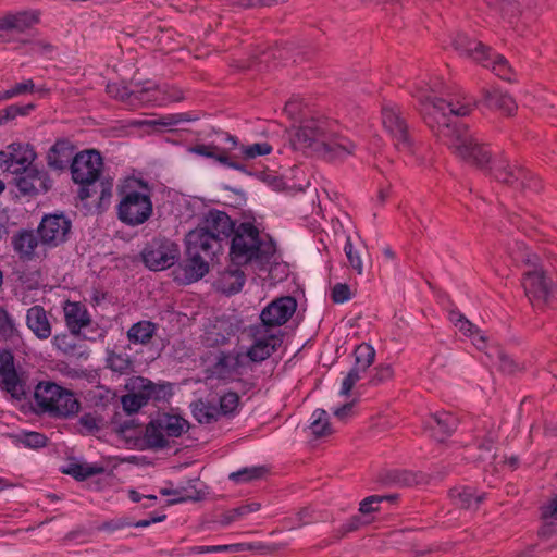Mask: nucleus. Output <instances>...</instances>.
<instances>
[{
  "label": "nucleus",
  "instance_id": "obj_1",
  "mask_svg": "<svg viewBox=\"0 0 557 557\" xmlns=\"http://www.w3.org/2000/svg\"><path fill=\"white\" fill-rule=\"evenodd\" d=\"M443 83L416 84L412 96L418 99L421 116L433 135L461 160L484 169L492 160L487 146L480 141L467 125L453 122V116H466L476 107V100L468 95H455L449 99L437 97Z\"/></svg>",
  "mask_w": 557,
  "mask_h": 557
},
{
  "label": "nucleus",
  "instance_id": "obj_2",
  "mask_svg": "<svg viewBox=\"0 0 557 557\" xmlns=\"http://www.w3.org/2000/svg\"><path fill=\"white\" fill-rule=\"evenodd\" d=\"M228 245L231 265H253L259 271L268 269L276 252L273 239L252 222H239Z\"/></svg>",
  "mask_w": 557,
  "mask_h": 557
},
{
  "label": "nucleus",
  "instance_id": "obj_3",
  "mask_svg": "<svg viewBox=\"0 0 557 557\" xmlns=\"http://www.w3.org/2000/svg\"><path fill=\"white\" fill-rule=\"evenodd\" d=\"M293 146L307 154H315L329 162L344 161L351 156L356 145L348 138L331 135L318 120L301 123L294 135Z\"/></svg>",
  "mask_w": 557,
  "mask_h": 557
},
{
  "label": "nucleus",
  "instance_id": "obj_4",
  "mask_svg": "<svg viewBox=\"0 0 557 557\" xmlns=\"http://www.w3.org/2000/svg\"><path fill=\"white\" fill-rule=\"evenodd\" d=\"M103 159L96 149H87L77 152L70 171L72 180L77 184V197L85 201L99 194L98 206L108 203L112 197L113 184L109 180H101Z\"/></svg>",
  "mask_w": 557,
  "mask_h": 557
},
{
  "label": "nucleus",
  "instance_id": "obj_5",
  "mask_svg": "<svg viewBox=\"0 0 557 557\" xmlns=\"http://www.w3.org/2000/svg\"><path fill=\"white\" fill-rule=\"evenodd\" d=\"M35 411L53 418H69L79 410V401L69 389L52 381H40L34 388Z\"/></svg>",
  "mask_w": 557,
  "mask_h": 557
},
{
  "label": "nucleus",
  "instance_id": "obj_6",
  "mask_svg": "<svg viewBox=\"0 0 557 557\" xmlns=\"http://www.w3.org/2000/svg\"><path fill=\"white\" fill-rule=\"evenodd\" d=\"M451 46L460 55L490 69L502 79L511 82L512 69L509 62L504 55L493 51L491 47L462 32L456 33L451 39Z\"/></svg>",
  "mask_w": 557,
  "mask_h": 557
},
{
  "label": "nucleus",
  "instance_id": "obj_7",
  "mask_svg": "<svg viewBox=\"0 0 557 557\" xmlns=\"http://www.w3.org/2000/svg\"><path fill=\"white\" fill-rule=\"evenodd\" d=\"M30 391V371L25 357L11 355L2 348V392L14 401H24Z\"/></svg>",
  "mask_w": 557,
  "mask_h": 557
},
{
  "label": "nucleus",
  "instance_id": "obj_8",
  "mask_svg": "<svg viewBox=\"0 0 557 557\" xmlns=\"http://www.w3.org/2000/svg\"><path fill=\"white\" fill-rule=\"evenodd\" d=\"M189 429V422L178 414L159 412L145 429L144 440L151 449L170 446L168 437H180Z\"/></svg>",
  "mask_w": 557,
  "mask_h": 557
},
{
  "label": "nucleus",
  "instance_id": "obj_9",
  "mask_svg": "<svg viewBox=\"0 0 557 557\" xmlns=\"http://www.w3.org/2000/svg\"><path fill=\"white\" fill-rule=\"evenodd\" d=\"M120 202L117 205L119 220L128 226H138L149 220L153 212L150 195L124 186L120 189Z\"/></svg>",
  "mask_w": 557,
  "mask_h": 557
},
{
  "label": "nucleus",
  "instance_id": "obj_10",
  "mask_svg": "<svg viewBox=\"0 0 557 557\" xmlns=\"http://www.w3.org/2000/svg\"><path fill=\"white\" fill-rule=\"evenodd\" d=\"M144 264L151 271L171 268L180 259V247L173 240L158 236L149 240L140 252Z\"/></svg>",
  "mask_w": 557,
  "mask_h": 557
},
{
  "label": "nucleus",
  "instance_id": "obj_11",
  "mask_svg": "<svg viewBox=\"0 0 557 557\" xmlns=\"http://www.w3.org/2000/svg\"><path fill=\"white\" fill-rule=\"evenodd\" d=\"M524 295L533 307H544L553 295L554 285L543 265L527 269L521 277Z\"/></svg>",
  "mask_w": 557,
  "mask_h": 557
},
{
  "label": "nucleus",
  "instance_id": "obj_12",
  "mask_svg": "<svg viewBox=\"0 0 557 557\" xmlns=\"http://www.w3.org/2000/svg\"><path fill=\"white\" fill-rule=\"evenodd\" d=\"M382 123L394 140L395 147L405 152H414L413 141L408 125L401 115L400 109L395 104H385L382 108Z\"/></svg>",
  "mask_w": 557,
  "mask_h": 557
},
{
  "label": "nucleus",
  "instance_id": "obj_13",
  "mask_svg": "<svg viewBox=\"0 0 557 557\" xmlns=\"http://www.w3.org/2000/svg\"><path fill=\"white\" fill-rule=\"evenodd\" d=\"M37 154L28 143H12L2 150V171L18 174L33 166Z\"/></svg>",
  "mask_w": 557,
  "mask_h": 557
},
{
  "label": "nucleus",
  "instance_id": "obj_14",
  "mask_svg": "<svg viewBox=\"0 0 557 557\" xmlns=\"http://www.w3.org/2000/svg\"><path fill=\"white\" fill-rule=\"evenodd\" d=\"M70 230L71 221L60 213L45 215L37 231L42 244L58 246L66 240Z\"/></svg>",
  "mask_w": 557,
  "mask_h": 557
},
{
  "label": "nucleus",
  "instance_id": "obj_15",
  "mask_svg": "<svg viewBox=\"0 0 557 557\" xmlns=\"http://www.w3.org/2000/svg\"><path fill=\"white\" fill-rule=\"evenodd\" d=\"M297 301L293 296H282L271 301L260 313L262 327L281 326L295 313Z\"/></svg>",
  "mask_w": 557,
  "mask_h": 557
},
{
  "label": "nucleus",
  "instance_id": "obj_16",
  "mask_svg": "<svg viewBox=\"0 0 557 557\" xmlns=\"http://www.w3.org/2000/svg\"><path fill=\"white\" fill-rule=\"evenodd\" d=\"M238 223V221L232 220L226 212L211 209L205 215L200 226L213 234L218 243L223 244L225 242V244H228Z\"/></svg>",
  "mask_w": 557,
  "mask_h": 557
},
{
  "label": "nucleus",
  "instance_id": "obj_17",
  "mask_svg": "<svg viewBox=\"0 0 557 557\" xmlns=\"http://www.w3.org/2000/svg\"><path fill=\"white\" fill-rule=\"evenodd\" d=\"M264 327H257L255 341L247 351V356L253 362H261L268 359L283 343L282 334L269 333Z\"/></svg>",
  "mask_w": 557,
  "mask_h": 557
},
{
  "label": "nucleus",
  "instance_id": "obj_18",
  "mask_svg": "<svg viewBox=\"0 0 557 557\" xmlns=\"http://www.w3.org/2000/svg\"><path fill=\"white\" fill-rule=\"evenodd\" d=\"M186 249L197 252L210 260L222 250V244L218 243L213 234L201 226L187 233L185 237Z\"/></svg>",
  "mask_w": 557,
  "mask_h": 557
},
{
  "label": "nucleus",
  "instance_id": "obj_19",
  "mask_svg": "<svg viewBox=\"0 0 557 557\" xmlns=\"http://www.w3.org/2000/svg\"><path fill=\"white\" fill-rule=\"evenodd\" d=\"M2 348L15 356H25V343L12 317L2 309Z\"/></svg>",
  "mask_w": 557,
  "mask_h": 557
},
{
  "label": "nucleus",
  "instance_id": "obj_20",
  "mask_svg": "<svg viewBox=\"0 0 557 557\" xmlns=\"http://www.w3.org/2000/svg\"><path fill=\"white\" fill-rule=\"evenodd\" d=\"M75 146L66 138L57 139L47 152V164L50 169L63 171L72 163Z\"/></svg>",
  "mask_w": 557,
  "mask_h": 557
},
{
  "label": "nucleus",
  "instance_id": "obj_21",
  "mask_svg": "<svg viewBox=\"0 0 557 557\" xmlns=\"http://www.w3.org/2000/svg\"><path fill=\"white\" fill-rule=\"evenodd\" d=\"M458 423L457 417L453 413L437 412L425 421V430L431 432L434 440L443 442L456 431Z\"/></svg>",
  "mask_w": 557,
  "mask_h": 557
},
{
  "label": "nucleus",
  "instance_id": "obj_22",
  "mask_svg": "<svg viewBox=\"0 0 557 557\" xmlns=\"http://www.w3.org/2000/svg\"><path fill=\"white\" fill-rule=\"evenodd\" d=\"M482 103L486 108L500 111L508 116L513 115L518 109L515 99L497 87L482 89Z\"/></svg>",
  "mask_w": 557,
  "mask_h": 557
},
{
  "label": "nucleus",
  "instance_id": "obj_23",
  "mask_svg": "<svg viewBox=\"0 0 557 557\" xmlns=\"http://www.w3.org/2000/svg\"><path fill=\"white\" fill-rule=\"evenodd\" d=\"M63 310L65 324L73 335H79L82 329L91 323L87 308L81 302L67 300Z\"/></svg>",
  "mask_w": 557,
  "mask_h": 557
},
{
  "label": "nucleus",
  "instance_id": "obj_24",
  "mask_svg": "<svg viewBox=\"0 0 557 557\" xmlns=\"http://www.w3.org/2000/svg\"><path fill=\"white\" fill-rule=\"evenodd\" d=\"M157 89H154L151 85L144 86L139 88L138 86H135V88H129L127 86H122L116 83L114 84H108L107 85V92L115 98L120 99L122 101H129L133 102L134 100H138L140 102H149L156 100V97L151 95V92H156Z\"/></svg>",
  "mask_w": 557,
  "mask_h": 557
},
{
  "label": "nucleus",
  "instance_id": "obj_25",
  "mask_svg": "<svg viewBox=\"0 0 557 557\" xmlns=\"http://www.w3.org/2000/svg\"><path fill=\"white\" fill-rule=\"evenodd\" d=\"M423 481L421 473L404 469H392L379 474V482L388 487H410Z\"/></svg>",
  "mask_w": 557,
  "mask_h": 557
},
{
  "label": "nucleus",
  "instance_id": "obj_26",
  "mask_svg": "<svg viewBox=\"0 0 557 557\" xmlns=\"http://www.w3.org/2000/svg\"><path fill=\"white\" fill-rule=\"evenodd\" d=\"M185 255L186 260L183 264H180V268L184 272V281L191 283L202 278L209 272L210 259L188 249H185Z\"/></svg>",
  "mask_w": 557,
  "mask_h": 557
},
{
  "label": "nucleus",
  "instance_id": "obj_27",
  "mask_svg": "<svg viewBox=\"0 0 557 557\" xmlns=\"http://www.w3.org/2000/svg\"><path fill=\"white\" fill-rule=\"evenodd\" d=\"M135 389L143 391L147 403L153 401H169L174 395L173 384L170 382L154 383L149 379L138 377Z\"/></svg>",
  "mask_w": 557,
  "mask_h": 557
},
{
  "label": "nucleus",
  "instance_id": "obj_28",
  "mask_svg": "<svg viewBox=\"0 0 557 557\" xmlns=\"http://www.w3.org/2000/svg\"><path fill=\"white\" fill-rule=\"evenodd\" d=\"M449 495L454 503L466 510L475 511L484 502L486 494L472 486H457L450 490Z\"/></svg>",
  "mask_w": 557,
  "mask_h": 557
},
{
  "label": "nucleus",
  "instance_id": "obj_29",
  "mask_svg": "<svg viewBox=\"0 0 557 557\" xmlns=\"http://www.w3.org/2000/svg\"><path fill=\"white\" fill-rule=\"evenodd\" d=\"M27 327L39 339H47L51 336V324L46 310L39 306L30 307L26 312Z\"/></svg>",
  "mask_w": 557,
  "mask_h": 557
},
{
  "label": "nucleus",
  "instance_id": "obj_30",
  "mask_svg": "<svg viewBox=\"0 0 557 557\" xmlns=\"http://www.w3.org/2000/svg\"><path fill=\"white\" fill-rule=\"evenodd\" d=\"M490 173L499 183L518 186L520 178L527 177V170L520 165H511L507 160H500L490 168Z\"/></svg>",
  "mask_w": 557,
  "mask_h": 557
},
{
  "label": "nucleus",
  "instance_id": "obj_31",
  "mask_svg": "<svg viewBox=\"0 0 557 557\" xmlns=\"http://www.w3.org/2000/svg\"><path fill=\"white\" fill-rule=\"evenodd\" d=\"M508 255L518 267L534 269L541 264V258L524 242L513 240L508 245Z\"/></svg>",
  "mask_w": 557,
  "mask_h": 557
},
{
  "label": "nucleus",
  "instance_id": "obj_32",
  "mask_svg": "<svg viewBox=\"0 0 557 557\" xmlns=\"http://www.w3.org/2000/svg\"><path fill=\"white\" fill-rule=\"evenodd\" d=\"M38 22V14L30 11H21L16 13H8L2 17V33L11 30L24 32ZM4 34H2V41Z\"/></svg>",
  "mask_w": 557,
  "mask_h": 557
},
{
  "label": "nucleus",
  "instance_id": "obj_33",
  "mask_svg": "<svg viewBox=\"0 0 557 557\" xmlns=\"http://www.w3.org/2000/svg\"><path fill=\"white\" fill-rule=\"evenodd\" d=\"M158 324L149 320H140L127 330L126 337L129 344L147 346L156 336Z\"/></svg>",
  "mask_w": 557,
  "mask_h": 557
},
{
  "label": "nucleus",
  "instance_id": "obj_34",
  "mask_svg": "<svg viewBox=\"0 0 557 557\" xmlns=\"http://www.w3.org/2000/svg\"><path fill=\"white\" fill-rule=\"evenodd\" d=\"M245 282L246 275L240 267H236V269L228 268L222 273L219 286L224 294L234 295L242 290Z\"/></svg>",
  "mask_w": 557,
  "mask_h": 557
},
{
  "label": "nucleus",
  "instance_id": "obj_35",
  "mask_svg": "<svg viewBox=\"0 0 557 557\" xmlns=\"http://www.w3.org/2000/svg\"><path fill=\"white\" fill-rule=\"evenodd\" d=\"M193 417L201 424H210L218 421L220 418V410L216 405L198 399L190 404Z\"/></svg>",
  "mask_w": 557,
  "mask_h": 557
},
{
  "label": "nucleus",
  "instance_id": "obj_36",
  "mask_svg": "<svg viewBox=\"0 0 557 557\" xmlns=\"http://www.w3.org/2000/svg\"><path fill=\"white\" fill-rule=\"evenodd\" d=\"M14 250L21 258L30 259L38 245V239L32 231H21L12 238Z\"/></svg>",
  "mask_w": 557,
  "mask_h": 557
},
{
  "label": "nucleus",
  "instance_id": "obj_37",
  "mask_svg": "<svg viewBox=\"0 0 557 557\" xmlns=\"http://www.w3.org/2000/svg\"><path fill=\"white\" fill-rule=\"evenodd\" d=\"M198 116L191 115L190 113H175L165 114L154 120H146L141 122V125L153 127L157 131H165L171 126L177 125L182 122L197 121Z\"/></svg>",
  "mask_w": 557,
  "mask_h": 557
},
{
  "label": "nucleus",
  "instance_id": "obj_38",
  "mask_svg": "<svg viewBox=\"0 0 557 557\" xmlns=\"http://www.w3.org/2000/svg\"><path fill=\"white\" fill-rule=\"evenodd\" d=\"M239 367V357L231 354L221 352L216 362L213 364L212 373L221 380H227L233 376Z\"/></svg>",
  "mask_w": 557,
  "mask_h": 557
},
{
  "label": "nucleus",
  "instance_id": "obj_39",
  "mask_svg": "<svg viewBox=\"0 0 557 557\" xmlns=\"http://www.w3.org/2000/svg\"><path fill=\"white\" fill-rule=\"evenodd\" d=\"M13 444H22L24 447L38 449L47 445L48 438L39 432H21L17 434H7Z\"/></svg>",
  "mask_w": 557,
  "mask_h": 557
},
{
  "label": "nucleus",
  "instance_id": "obj_40",
  "mask_svg": "<svg viewBox=\"0 0 557 557\" xmlns=\"http://www.w3.org/2000/svg\"><path fill=\"white\" fill-rule=\"evenodd\" d=\"M218 154L216 157L225 156L226 158H235L234 153L239 152L242 144L236 136L228 133L221 132L218 134L216 144Z\"/></svg>",
  "mask_w": 557,
  "mask_h": 557
},
{
  "label": "nucleus",
  "instance_id": "obj_41",
  "mask_svg": "<svg viewBox=\"0 0 557 557\" xmlns=\"http://www.w3.org/2000/svg\"><path fill=\"white\" fill-rule=\"evenodd\" d=\"M309 429L314 437H322L332 433L329 414L324 409L313 411Z\"/></svg>",
  "mask_w": 557,
  "mask_h": 557
},
{
  "label": "nucleus",
  "instance_id": "obj_42",
  "mask_svg": "<svg viewBox=\"0 0 557 557\" xmlns=\"http://www.w3.org/2000/svg\"><path fill=\"white\" fill-rule=\"evenodd\" d=\"M269 472L268 468L264 466L258 467H246L239 469L236 472H232L228 475V479L237 484L247 483L256 480H260Z\"/></svg>",
  "mask_w": 557,
  "mask_h": 557
},
{
  "label": "nucleus",
  "instance_id": "obj_43",
  "mask_svg": "<svg viewBox=\"0 0 557 557\" xmlns=\"http://www.w3.org/2000/svg\"><path fill=\"white\" fill-rule=\"evenodd\" d=\"M272 150V146L267 141L242 145L239 152H235L234 157L242 158V160H252L257 157L270 154Z\"/></svg>",
  "mask_w": 557,
  "mask_h": 557
},
{
  "label": "nucleus",
  "instance_id": "obj_44",
  "mask_svg": "<svg viewBox=\"0 0 557 557\" xmlns=\"http://www.w3.org/2000/svg\"><path fill=\"white\" fill-rule=\"evenodd\" d=\"M104 471L102 466L88 465V463H71L64 471L66 474L72 475L78 481H84L96 474H100Z\"/></svg>",
  "mask_w": 557,
  "mask_h": 557
},
{
  "label": "nucleus",
  "instance_id": "obj_45",
  "mask_svg": "<svg viewBox=\"0 0 557 557\" xmlns=\"http://www.w3.org/2000/svg\"><path fill=\"white\" fill-rule=\"evenodd\" d=\"M355 366L357 369L367 371V369L374 362L375 350L366 343L360 344L355 349Z\"/></svg>",
  "mask_w": 557,
  "mask_h": 557
},
{
  "label": "nucleus",
  "instance_id": "obj_46",
  "mask_svg": "<svg viewBox=\"0 0 557 557\" xmlns=\"http://www.w3.org/2000/svg\"><path fill=\"white\" fill-rule=\"evenodd\" d=\"M121 404L124 411H126L128 414H132L138 412L148 403L143 391L136 389V392L123 395L121 397Z\"/></svg>",
  "mask_w": 557,
  "mask_h": 557
},
{
  "label": "nucleus",
  "instance_id": "obj_47",
  "mask_svg": "<svg viewBox=\"0 0 557 557\" xmlns=\"http://www.w3.org/2000/svg\"><path fill=\"white\" fill-rule=\"evenodd\" d=\"M106 363L107 368L120 374L127 373L132 368V361L128 356L109 349L107 350Z\"/></svg>",
  "mask_w": 557,
  "mask_h": 557
},
{
  "label": "nucleus",
  "instance_id": "obj_48",
  "mask_svg": "<svg viewBox=\"0 0 557 557\" xmlns=\"http://www.w3.org/2000/svg\"><path fill=\"white\" fill-rule=\"evenodd\" d=\"M260 509L259 503H249L246 505H242L239 507L233 508L225 513H223L220 522L222 525H228L240 517L246 516L247 513L258 511Z\"/></svg>",
  "mask_w": 557,
  "mask_h": 557
},
{
  "label": "nucleus",
  "instance_id": "obj_49",
  "mask_svg": "<svg viewBox=\"0 0 557 557\" xmlns=\"http://www.w3.org/2000/svg\"><path fill=\"white\" fill-rule=\"evenodd\" d=\"M456 327L467 336H475L473 337V342L479 349L485 346V337L479 334L478 327L466 317H459L458 320H456Z\"/></svg>",
  "mask_w": 557,
  "mask_h": 557
},
{
  "label": "nucleus",
  "instance_id": "obj_50",
  "mask_svg": "<svg viewBox=\"0 0 557 557\" xmlns=\"http://www.w3.org/2000/svg\"><path fill=\"white\" fill-rule=\"evenodd\" d=\"M12 183L17 187L18 191L24 196H35L36 187L30 181L32 168L25 172L13 174Z\"/></svg>",
  "mask_w": 557,
  "mask_h": 557
},
{
  "label": "nucleus",
  "instance_id": "obj_51",
  "mask_svg": "<svg viewBox=\"0 0 557 557\" xmlns=\"http://www.w3.org/2000/svg\"><path fill=\"white\" fill-rule=\"evenodd\" d=\"M35 109V104H11L2 110V122L15 120L17 116H27Z\"/></svg>",
  "mask_w": 557,
  "mask_h": 557
},
{
  "label": "nucleus",
  "instance_id": "obj_52",
  "mask_svg": "<svg viewBox=\"0 0 557 557\" xmlns=\"http://www.w3.org/2000/svg\"><path fill=\"white\" fill-rule=\"evenodd\" d=\"M30 181L36 187V195L39 193H47L52 188L53 185V181L50 178L47 172L39 171L34 166H32Z\"/></svg>",
  "mask_w": 557,
  "mask_h": 557
},
{
  "label": "nucleus",
  "instance_id": "obj_53",
  "mask_svg": "<svg viewBox=\"0 0 557 557\" xmlns=\"http://www.w3.org/2000/svg\"><path fill=\"white\" fill-rule=\"evenodd\" d=\"M35 92V84L33 79H26L24 82L17 83L11 88L2 91V100L11 99L25 94Z\"/></svg>",
  "mask_w": 557,
  "mask_h": 557
},
{
  "label": "nucleus",
  "instance_id": "obj_54",
  "mask_svg": "<svg viewBox=\"0 0 557 557\" xmlns=\"http://www.w3.org/2000/svg\"><path fill=\"white\" fill-rule=\"evenodd\" d=\"M102 419L99 418L96 413H84L78 423L82 426L81 432L84 434H96L100 430V423Z\"/></svg>",
  "mask_w": 557,
  "mask_h": 557
},
{
  "label": "nucleus",
  "instance_id": "obj_55",
  "mask_svg": "<svg viewBox=\"0 0 557 557\" xmlns=\"http://www.w3.org/2000/svg\"><path fill=\"white\" fill-rule=\"evenodd\" d=\"M345 255L348 259L349 265L358 273H363V264L360 257V253L354 248L352 242L350 237H347L345 246H344Z\"/></svg>",
  "mask_w": 557,
  "mask_h": 557
},
{
  "label": "nucleus",
  "instance_id": "obj_56",
  "mask_svg": "<svg viewBox=\"0 0 557 557\" xmlns=\"http://www.w3.org/2000/svg\"><path fill=\"white\" fill-rule=\"evenodd\" d=\"M239 404V396L235 392L225 393L220 397V406L218 407L221 414H231L233 413Z\"/></svg>",
  "mask_w": 557,
  "mask_h": 557
},
{
  "label": "nucleus",
  "instance_id": "obj_57",
  "mask_svg": "<svg viewBox=\"0 0 557 557\" xmlns=\"http://www.w3.org/2000/svg\"><path fill=\"white\" fill-rule=\"evenodd\" d=\"M488 7L495 8L505 15L515 16L520 10L518 8V0H485Z\"/></svg>",
  "mask_w": 557,
  "mask_h": 557
},
{
  "label": "nucleus",
  "instance_id": "obj_58",
  "mask_svg": "<svg viewBox=\"0 0 557 557\" xmlns=\"http://www.w3.org/2000/svg\"><path fill=\"white\" fill-rule=\"evenodd\" d=\"M362 373H364V371L352 367L342 382L339 394L343 396H349L355 384L361 379Z\"/></svg>",
  "mask_w": 557,
  "mask_h": 557
},
{
  "label": "nucleus",
  "instance_id": "obj_59",
  "mask_svg": "<svg viewBox=\"0 0 557 557\" xmlns=\"http://www.w3.org/2000/svg\"><path fill=\"white\" fill-rule=\"evenodd\" d=\"M52 343L57 349L61 350L65 355H73L76 349V345L72 342L71 336L67 334L54 335Z\"/></svg>",
  "mask_w": 557,
  "mask_h": 557
},
{
  "label": "nucleus",
  "instance_id": "obj_60",
  "mask_svg": "<svg viewBox=\"0 0 557 557\" xmlns=\"http://www.w3.org/2000/svg\"><path fill=\"white\" fill-rule=\"evenodd\" d=\"M351 290L347 284L337 283L333 286L331 298L335 304H343L351 299Z\"/></svg>",
  "mask_w": 557,
  "mask_h": 557
},
{
  "label": "nucleus",
  "instance_id": "obj_61",
  "mask_svg": "<svg viewBox=\"0 0 557 557\" xmlns=\"http://www.w3.org/2000/svg\"><path fill=\"white\" fill-rule=\"evenodd\" d=\"M392 376L393 369L391 366H379L374 369V373L372 374L369 384L379 385L388 381Z\"/></svg>",
  "mask_w": 557,
  "mask_h": 557
},
{
  "label": "nucleus",
  "instance_id": "obj_62",
  "mask_svg": "<svg viewBox=\"0 0 557 557\" xmlns=\"http://www.w3.org/2000/svg\"><path fill=\"white\" fill-rule=\"evenodd\" d=\"M218 145L210 144V145H195L188 148V151L190 153H195L201 157L210 158L215 161H218Z\"/></svg>",
  "mask_w": 557,
  "mask_h": 557
},
{
  "label": "nucleus",
  "instance_id": "obj_63",
  "mask_svg": "<svg viewBox=\"0 0 557 557\" xmlns=\"http://www.w3.org/2000/svg\"><path fill=\"white\" fill-rule=\"evenodd\" d=\"M190 550L195 554L238 552L239 545L232 544V545L195 546V547L190 548Z\"/></svg>",
  "mask_w": 557,
  "mask_h": 557
},
{
  "label": "nucleus",
  "instance_id": "obj_64",
  "mask_svg": "<svg viewBox=\"0 0 557 557\" xmlns=\"http://www.w3.org/2000/svg\"><path fill=\"white\" fill-rule=\"evenodd\" d=\"M384 500V497L372 495L366 497L359 505V511L363 515L374 512L379 509L377 505Z\"/></svg>",
  "mask_w": 557,
  "mask_h": 557
}]
</instances>
